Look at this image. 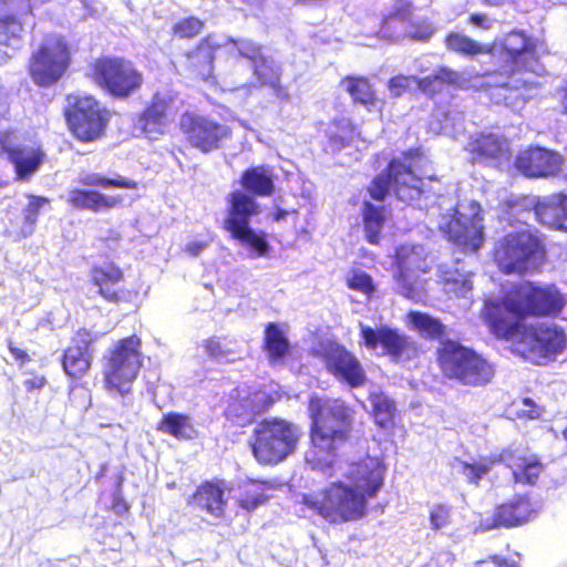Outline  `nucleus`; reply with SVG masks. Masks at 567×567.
Wrapping results in <instances>:
<instances>
[{
  "mask_svg": "<svg viewBox=\"0 0 567 567\" xmlns=\"http://www.w3.org/2000/svg\"><path fill=\"white\" fill-rule=\"evenodd\" d=\"M385 474L381 457L364 455L348 464L346 482L331 481L317 492L303 494L301 503L330 524L360 520L369 512V501L382 489Z\"/></svg>",
  "mask_w": 567,
  "mask_h": 567,
  "instance_id": "obj_1",
  "label": "nucleus"
},
{
  "mask_svg": "<svg viewBox=\"0 0 567 567\" xmlns=\"http://www.w3.org/2000/svg\"><path fill=\"white\" fill-rule=\"evenodd\" d=\"M240 185L245 192L237 189L227 196L221 228L248 251L257 257H265L270 251L267 234L255 230L250 220L260 213L255 196L268 197L275 190L272 175L265 166L249 167L243 172Z\"/></svg>",
  "mask_w": 567,
  "mask_h": 567,
  "instance_id": "obj_2",
  "label": "nucleus"
},
{
  "mask_svg": "<svg viewBox=\"0 0 567 567\" xmlns=\"http://www.w3.org/2000/svg\"><path fill=\"white\" fill-rule=\"evenodd\" d=\"M308 412L311 420L309 436L313 467H331L337 450L349 441L352 432V410L340 399L310 396Z\"/></svg>",
  "mask_w": 567,
  "mask_h": 567,
  "instance_id": "obj_3",
  "label": "nucleus"
},
{
  "mask_svg": "<svg viewBox=\"0 0 567 567\" xmlns=\"http://www.w3.org/2000/svg\"><path fill=\"white\" fill-rule=\"evenodd\" d=\"M491 260L505 276L538 275L549 261L547 237L532 226L506 231L495 239Z\"/></svg>",
  "mask_w": 567,
  "mask_h": 567,
  "instance_id": "obj_4",
  "label": "nucleus"
},
{
  "mask_svg": "<svg viewBox=\"0 0 567 567\" xmlns=\"http://www.w3.org/2000/svg\"><path fill=\"white\" fill-rule=\"evenodd\" d=\"M444 44L447 50L471 58L480 54H493L498 50L506 55L511 73L540 74L544 70L537 40L524 30H511L501 41L488 44L480 43L463 33L452 31L445 35Z\"/></svg>",
  "mask_w": 567,
  "mask_h": 567,
  "instance_id": "obj_5",
  "label": "nucleus"
},
{
  "mask_svg": "<svg viewBox=\"0 0 567 567\" xmlns=\"http://www.w3.org/2000/svg\"><path fill=\"white\" fill-rule=\"evenodd\" d=\"M401 155V159H390L386 167L372 178L367 187L371 199L383 202L391 189L402 202L415 200L423 194V177L414 169L417 163L426 158L423 147L409 148Z\"/></svg>",
  "mask_w": 567,
  "mask_h": 567,
  "instance_id": "obj_6",
  "label": "nucleus"
},
{
  "mask_svg": "<svg viewBox=\"0 0 567 567\" xmlns=\"http://www.w3.org/2000/svg\"><path fill=\"white\" fill-rule=\"evenodd\" d=\"M435 357L442 375L464 386H485L495 374V369L487 359L456 340H442Z\"/></svg>",
  "mask_w": 567,
  "mask_h": 567,
  "instance_id": "obj_7",
  "label": "nucleus"
},
{
  "mask_svg": "<svg viewBox=\"0 0 567 567\" xmlns=\"http://www.w3.org/2000/svg\"><path fill=\"white\" fill-rule=\"evenodd\" d=\"M301 439L300 427L282 417H266L252 429L248 441L251 454L260 465H277L292 455Z\"/></svg>",
  "mask_w": 567,
  "mask_h": 567,
  "instance_id": "obj_8",
  "label": "nucleus"
},
{
  "mask_svg": "<svg viewBox=\"0 0 567 567\" xmlns=\"http://www.w3.org/2000/svg\"><path fill=\"white\" fill-rule=\"evenodd\" d=\"M143 365V342L140 336L133 333L116 340L104 355V388L110 393L122 396L128 394Z\"/></svg>",
  "mask_w": 567,
  "mask_h": 567,
  "instance_id": "obj_9",
  "label": "nucleus"
},
{
  "mask_svg": "<svg viewBox=\"0 0 567 567\" xmlns=\"http://www.w3.org/2000/svg\"><path fill=\"white\" fill-rule=\"evenodd\" d=\"M506 301L518 320L527 318H555L566 305L564 293L555 284L533 280L515 282L507 290Z\"/></svg>",
  "mask_w": 567,
  "mask_h": 567,
  "instance_id": "obj_10",
  "label": "nucleus"
},
{
  "mask_svg": "<svg viewBox=\"0 0 567 567\" xmlns=\"http://www.w3.org/2000/svg\"><path fill=\"white\" fill-rule=\"evenodd\" d=\"M63 117L70 134L83 144L94 143L106 135L111 111L92 94H69Z\"/></svg>",
  "mask_w": 567,
  "mask_h": 567,
  "instance_id": "obj_11",
  "label": "nucleus"
},
{
  "mask_svg": "<svg viewBox=\"0 0 567 567\" xmlns=\"http://www.w3.org/2000/svg\"><path fill=\"white\" fill-rule=\"evenodd\" d=\"M90 80L114 99H128L144 85V74L136 64L124 56L102 55L90 65Z\"/></svg>",
  "mask_w": 567,
  "mask_h": 567,
  "instance_id": "obj_12",
  "label": "nucleus"
},
{
  "mask_svg": "<svg viewBox=\"0 0 567 567\" xmlns=\"http://www.w3.org/2000/svg\"><path fill=\"white\" fill-rule=\"evenodd\" d=\"M71 62L72 51L68 40L60 34H49L31 53L28 72L35 85L49 87L64 76Z\"/></svg>",
  "mask_w": 567,
  "mask_h": 567,
  "instance_id": "obj_13",
  "label": "nucleus"
},
{
  "mask_svg": "<svg viewBox=\"0 0 567 567\" xmlns=\"http://www.w3.org/2000/svg\"><path fill=\"white\" fill-rule=\"evenodd\" d=\"M517 346L524 359L533 364L544 365L565 351L567 334L555 323H534L523 328Z\"/></svg>",
  "mask_w": 567,
  "mask_h": 567,
  "instance_id": "obj_14",
  "label": "nucleus"
},
{
  "mask_svg": "<svg viewBox=\"0 0 567 567\" xmlns=\"http://www.w3.org/2000/svg\"><path fill=\"white\" fill-rule=\"evenodd\" d=\"M334 379L350 388H360L367 382V373L357 355L336 340L321 342L315 351Z\"/></svg>",
  "mask_w": 567,
  "mask_h": 567,
  "instance_id": "obj_15",
  "label": "nucleus"
},
{
  "mask_svg": "<svg viewBox=\"0 0 567 567\" xmlns=\"http://www.w3.org/2000/svg\"><path fill=\"white\" fill-rule=\"evenodd\" d=\"M179 130L187 144L204 154L219 150L233 136L229 126L193 112L182 114Z\"/></svg>",
  "mask_w": 567,
  "mask_h": 567,
  "instance_id": "obj_16",
  "label": "nucleus"
},
{
  "mask_svg": "<svg viewBox=\"0 0 567 567\" xmlns=\"http://www.w3.org/2000/svg\"><path fill=\"white\" fill-rule=\"evenodd\" d=\"M361 343L369 350L382 349V353L392 361H410L420 353L417 343L409 336L389 326H380L374 329L369 326H360Z\"/></svg>",
  "mask_w": 567,
  "mask_h": 567,
  "instance_id": "obj_17",
  "label": "nucleus"
},
{
  "mask_svg": "<svg viewBox=\"0 0 567 567\" xmlns=\"http://www.w3.org/2000/svg\"><path fill=\"white\" fill-rule=\"evenodd\" d=\"M393 264L396 268L393 277L400 293L414 298L415 282L421 275L431 270L424 248L420 245L401 244L394 250Z\"/></svg>",
  "mask_w": 567,
  "mask_h": 567,
  "instance_id": "obj_18",
  "label": "nucleus"
},
{
  "mask_svg": "<svg viewBox=\"0 0 567 567\" xmlns=\"http://www.w3.org/2000/svg\"><path fill=\"white\" fill-rule=\"evenodd\" d=\"M95 342L96 336L84 327L72 333L61 355L62 370L70 380L80 381L90 373Z\"/></svg>",
  "mask_w": 567,
  "mask_h": 567,
  "instance_id": "obj_19",
  "label": "nucleus"
},
{
  "mask_svg": "<svg viewBox=\"0 0 567 567\" xmlns=\"http://www.w3.org/2000/svg\"><path fill=\"white\" fill-rule=\"evenodd\" d=\"M124 270L115 262L93 265L90 269V282L97 295L109 303H132L137 291L124 284Z\"/></svg>",
  "mask_w": 567,
  "mask_h": 567,
  "instance_id": "obj_20",
  "label": "nucleus"
},
{
  "mask_svg": "<svg viewBox=\"0 0 567 567\" xmlns=\"http://www.w3.org/2000/svg\"><path fill=\"white\" fill-rule=\"evenodd\" d=\"M483 215L480 209L472 214L455 209L443 227L447 239L463 251H477L484 243Z\"/></svg>",
  "mask_w": 567,
  "mask_h": 567,
  "instance_id": "obj_21",
  "label": "nucleus"
},
{
  "mask_svg": "<svg viewBox=\"0 0 567 567\" xmlns=\"http://www.w3.org/2000/svg\"><path fill=\"white\" fill-rule=\"evenodd\" d=\"M466 150L474 164L499 167L512 158L508 140L494 133L481 132L471 136Z\"/></svg>",
  "mask_w": 567,
  "mask_h": 567,
  "instance_id": "obj_22",
  "label": "nucleus"
},
{
  "mask_svg": "<svg viewBox=\"0 0 567 567\" xmlns=\"http://www.w3.org/2000/svg\"><path fill=\"white\" fill-rule=\"evenodd\" d=\"M563 156L555 151L529 146L519 151L515 157V167L524 176L538 178L556 175L563 165Z\"/></svg>",
  "mask_w": 567,
  "mask_h": 567,
  "instance_id": "obj_23",
  "label": "nucleus"
},
{
  "mask_svg": "<svg viewBox=\"0 0 567 567\" xmlns=\"http://www.w3.org/2000/svg\"><path fill=\"white\" fill-rule=\"evenodd\" d=\"M221 44L213 33L203 37L184 52L185 69L196 80L207 82L214 76L215 61Z\"/></svg>",
  "mask_w": 567,
  "mask_h": 567,
  "instance_id": "obj_24",
  "label": "nucleus"
},
{
  "mask_svg": "<svg viewBox=\"0 0 567 567\" xmlns=\"http://www.w3.org/2000/svg\"><path fill=\"white\" fill-rule=\"evenodd\" d=\"M498 461L511 470L514 483L522 485H535L545 470L538 455L525 453L517 447L502 449Z\"/></svg>",
  "mask_w": 567,
  "mask_h": 567,
  "instance_id": "obj_25",
  "label": "nucleus"
},
{
  "mask_svg": "<svg viewBox=\"0 0 567 567\" xmlns=\"http://www.w3.org/2000/svg\"><path fill=\"white\" fill-rule=\"evenodd\" d=\"M507 290L499 299L488 300L484 303L482 317L489 331L497 338L509 339L520 333L522 321L513 316L506 301Z\"/></svg>",
  "mask_w": 567,
  "mask_h": 567,
  "instance_id": "obj_26",
  "label": "nucleus"
},
{
  "mask_svg": "<svg viewBox=\"0 0 567 567\" xmlns=\"http://www.w3.org/2000/svg\"><path fill=\"white\" fill-rule=\"evenodd\" d=\"M536 515V509L527 495H515L496 505L491 516L493 528H514L527 524Z\"/></svg>",
  "mask_w": 567,
  "mask_h": 567,
  "instance_id": "obj_27",
  "label": "nucleus"
},
{
  "mask_svg": "<svg viewBox=\"0 0 567 567\" xmlns=\"http://www.w3.org/2000/svg\"><path fill=\"white\" fill-rule=\"evenodd\" d=\"M227 484L221 478L203 481L187 498V504L194 506L215 518H221L226 514L227 497L225 493Z\"/></svg>",
  "mask_w": 567,
  "mask_h": 567,
  "instance_id": "obj_28",
  "label": "nucleus"
},
{
  "mask_svg": "<svg viewBox=\"0 0 567 567\" xmlns=\"http://www.w3.org/2000/svg\"><path fill=\"white\" fill-rule=\"evenodd\" d=\"M275 401L272 394L262 391H256L245 396L237 392L235 395H230L225 415L228 420L239 423L244 417L250 420L251 416L268 411Z\"/></svg>",
  "mask_w": 567,
  "mask_h": 567,
  "instance_id": "obj_29",
  "label": "nucleus"
},
{
  "mask_svg": "<svg viewBox=\"0 0 567 567\" xmlns=\"http://www.w3.org/2000/svg\"><path fill=\"white\" fill-rule=\"evenodd\" d=\"M173 99L161 91L153 93L150 102L138 114L140 128L146 134H163L168 122V112Z\"/></svg>",
  "mask_w": 567,
  "mask_h": 567,
  "instance_id": "obj_30",
  "label": "nucleus"
},
{
  "mask_svg": "<svg viewBox=\"0 0 567 567\" xmlns=\"http://www.w3.org/2000/svg\"><path fill=\"white\" fill-rule=\"evenodd\" d=\"M123 200L124 198L121 195H106L90 188H72L69 190L66 198L72 208L92 213L114 209L122 206Z\"/></svg>",
  "mask_w": 567,
  "mask_h": 567,
  "instance_id": "obj_31",
  "label": "nucleus"
},
{
  "mask_svg": "<svg viewBox=\"0 0 567 567\" xmlns=\"http://www.w3.org/2000/svg\"><path fill=\"white\" fill-rule=\"evenodd\" d=\"M249 53L240 50L244 56H247L252 62L254 74L256 75L260 85L270 86L278 96L287 97L286 87L280 82V71L268 58L261 54L260 47L250 45Z\"/></svg>",
  "mask_w": 567,
  "mask_h": 567,
  "instance_id": "obj_32",
  "label": "nucleus"
},
{
  "mask_svg": "<svg viewBox=\"0 0 567 567\" xmlns=\"http://www.w3.org/2000/svg\"><path fill=\"white\" fill-rule=\"evenodd\" d=\"M28 204L22 215L10 221L7 229L9 236L23 239L33 234L41 209L50 206V199L40 195H28Z\"/></svg>",
  "mask_w": 567,
  "mask_h": 567,
  "instance_id": "obj_33",
  "label": "nucleus"
},
{
  "mask_svg": "<svg viewBox=\"0 0 567 567\" xmlns=\"http://www.w3.org/2000/svg\"><path fill=\"white\" fill-rule=\"evenodd\" d=\"M390 209L385 205H375L370 200H363L361 206V221L364 233V239L370 245H380L383 238V229Z\"/></svg>",
  "mask_w": 567,
  "mask_h": 567,
  "instance_id": "obj_34",
  "label": "nucleus"
},
{
  "mask_svg": "<svg viewBox=\"0 0 567 567\" xmlns=\"http://www.w3.org/2000/svg\"><path fill=\"white\" fill-rule=\"evenodd\" d=\"M261 347L270 363H281L291 355V343L276 322H268L265 326Z\"/></svg>",
  "mask_w": 567,
  "mask_h": 567,
  "instance_id": "obj_35",
  "label": "nucleus"
},
{
  "mask_svg": "<svg viewBox=\"0 0 567 567\" xmlns=\"http://www.w3.org/2000/svg\"><path fill=\"white\" fill-rule=\"evenodd\" d=\"M340 84L354 104H360L368 111L377 105L379 99L368 76L349 74L341 79Z\"/></svg>",
  "mask_w": 567,
  "mask_h": 567,
  "instance_id": "obj_36",
  "label": "nucleus"
},
{
  "mask_svg": "<svg viewBox=\"0 0 567 567\" xmlns=\"http://www.w3.org/2000/svg\"><path fill=\"white\" fill-rule=\"evenodd\" d=\"M156 431L179 441L195 437L196 429L190 415L181 412H167L157 421Z\"/></svg>",
  "mask_w": 567,
  "mask_h": 567,
  "instance_id": "obj_37",
  "label": "nucleus"
},
{
  "mask_svg": "<svg viewBox=\"0 0 567 567\" xmlns=\"http://www.w3.org/2000/svg\"><path fill=\"white\" fill-rule=\"evenodd\" d=\"M534 212L539 223L567 231V195L559 194L549 202L537 203Z\"/></svg>",
  "mask_w": 567,
  "mask_h": 567,
  "instance_id": "obj_38",
  "label": "nucleus"
},
{
  "mask_svg": "<svg viewBox=\"0 0 567 567\" xmlns=\"http://www.w3.org/2000/svg\"><path fill=\"white\" fill-rule=\"evenodd\" d=\"M410 328L429 340H441L446 334V327L437 318L426 312L411 310L406 315Z\"/></svg>",
  "mask_w": 567,
  "mask_h": 567,
  "instance_id": "obj_39",
  "label": "nucleus"
},
{
  "mask_svg": "<svg viewBox=\"0 0 567 567\" xmlns=\"http://www.w3.org/2000/svg\"><path fill=\"white\" fill-rule=\"evenodd\" d=\"M413 6L408 0H395L386 14L381 20V31L391 37L398 30L399 24L411 22Z\"/></svg>",
  "mask_w": 567,
  "mask_h": 567,
  "instance_id": "obj_40",
  "label": "nucleus"
},
{
  "mask_svg": "<svg viewBox=\"0 0 567 567\" xmlns=\"http://www.w3.org/2000/svg\"><path fill=\"white\" fill-rule=\"evenodd\" d=\"M266 501V488L261 482L248 481L238 486L236 502L244 511L252 512Z\"/></svg>",
  "mask_w": 567,
  "mask_h": 567,
  "instance_id": "obj_41",
  "label": "nucleus"
},
{
  "mask_svg": "<svg viewBox=\"0 0 567 567\" xmlns=\"http://www.w3.org/2000/svg\"><path fill=\"white\" fill-rule=\"evenodd\" d=\"M22 32L23 23L16 14L9 13L0 17V64L9 58L4 48L13 41L20 40Z\"/></svg>",
  "mask_w": 567,
  "mask_h": 567,
  "instance_id": "obj_42",
  "label": "nucleus"
},
{
  "mask_svg": "<svg viewBox=\"0 0 567 567\" xmlns=\"http://www.w3.org/2000/svg\"><path fill=\"white\" fill-rule=\"evenodd\" d=\"M80 183L86 187H100L104 189L120 188V189H136L138 183L134 179L115 175L107 177L100 173H90L80 179Z\"/></svg>",
  "mask_w": 567,
  "mask_h": 567,
  "instance_id": "obj_43",
  "label": "nucleus"
},
{
  "mask_svg": "<svg viewBox=\"0 0 567 567\" xmlns=\"http://www.w3.org/2000/svg\"><path fill=\"white\" fill-rule=\"evenodd\" d=\"M372 405V415L380 427H388L393 423L395 402L384 393H372L369 396Z\"/></svg>",
  "mask_w": 567,
  "mask_h": 567,
  "instance_id": "obj_44",
  "label": "nucleus"
},
{
  "mask_svg": "<svg viewBox=\"0 0 567 567\" xmlns=\"http://www.w3.org/2000/svg\"><path fill=\"white\" fill-rule=\"evenodd\" d=\"M499 464L498 453L481 457L475 462H462L461 473L466 478L467 483L477 485L478 482L489 473V471Z\"/></svg>",
  "mask_w": 567,
  "mask_h": 567,
  "instance_id": "obj_45",
  "label": "nucleus"
},
{
  "mask_svg": "<svg viewBox=\"0 0 567 567\" xmlns=\"http://www.w3.org/2000/svg\"><path fill=\"white\" fill-rule=\"evenodd\" d=\"M205 28V21L198 17L189 16L179 19L172 25V37L178 40H192L199 35Z\"/></svg>",
  "mask_w": 567,
  "mask_h": 567,
  "instance_id": "obj_46",
  "label": "nucleus"
},
{
  "mask_svg": "<svg viewBox=\"0 0 567 567\" xmlns=\"http://www.w3.org/2000/svg\"><path fill=\"white\" fill-rule=\"evenodd\" d=\"M523 555L514 550L511 556L493 553L474 563V567H523Z\"/></svg>",
  "mask_w": 567,
  "mask_h": 567,
  "instance_id": "obj_47",
  "label": "nucleus"
},
{
  "mask_svg": "<svg viewBox=\"0 0 567 567\" xmlns=\"http://www.w3.org/2000/svg\"><path fill=\"white\" fill-rule=\"evenodd\" d=\"M347 287L353 291L371 296L375 291L372 277L360 269H354L346 279Z\"/></svg>",
  "mask_w": 567,
  "mask_h": 567,
  "instance_id": "obj_48",
  "label": "nucleus"
},
{
  "mask_svg": "<svg viewBox=\"0 0 567 567\" xmlns=\"http://www.w3.org/2000/svg\"><path fill=\"white\" fill-rule=\"evenodd\" d=\"M452 507L447 504H435L432 506L429 513L431 528L433 530H440L447 526L451 522Z\"/></svg>",
  "mask_w": 567,
  "mask_h": 567,
  "instance_id": "obj_49",
  "label": "nucleus"
},
{
  "mask_svg": "<svg viewBox=\"0 0 567 567\" xmlns=\"http://www.w3.org/2000/svg\"><path fill=\"white\" fill-rule=\"evenodd\" d=\"M224 340L225 338L212 336L203 341V349L206 354L213 359L226 357L231 353V350Z\"/></svg>",
  "mask_w": 567,
  "mask_h": 567,
  "instance_id": "obj_50",
  "label": "nucleus"
},
{
  "mask_svg": "<svg viewBox=\"0 0 567 567\" xmlns=\"http://www.w3.org/2000/svg\"><path fill=\"white\" fill-rule=\"evenodd\" d=\"M416 76L399 74L388 81V87L394 97L401 96L415 84Z\"/></svg>",
  "mask_w": 567,
  "mask_h": 567,
  "instance_id": "obj_51",
  "label": "nucleus"
},
{
  "mask_svg": "<svg viewBox=\"0 0 567 567\" xmlns=\"http://www.w3.org/2000/svg\"><path fill=\"white\" fill-rule=\"evenodd\" d=\"M434 74L436 75V79L439 80V83L442 89L445 86H460L462 82L461 74L452 70L447 66H440L435 70Z\"/></svg>",
  "mask_w": 567,
  "mask_h": 567,
  "instance_id": "obj_52",
  "label": "nucleus"
},
{
  "mask_svg": "<svg viewBox=\"0 0 567 567\" xmlns=\"http://www.w3.org/2000/svg\"><path fill=\"white\" fill-rule=\"evenodd\" d=\"M415 85L417 86V89L421 92H423L424 94H426L430 97H433L434 95L442 92V90H443L434 73L432 75L424 76V78L416 76Z\"/></svg>",
  "mask_w": 567,
  "mask_h": 567,
  "instance_id": "obj_53",
  "label": "nucleus"
},
{
  "mask_svg": "<svg viewBox=\"0 0 567 567\" xmlns=\"http://www.w3.org/2000/svg\"><path fill=\"white\" fill-rule=\"evenodd\" d=\"M522 403L526 409H519L516 411L515 415L520 420H535L538 419L542 414V409L535 404V402L529 398H524Z\"/></svg>",
  "mask_w": 567,
  "mask_h": 567,
  "instance_id": "obj_54",
  "label": "nucleus"
},
{
  "mask_svg": "<svg viewBox=\"0 0 567 567\" xmlns=\"http://www.w3.org/2000/svg\"><path fill=\"white\" fill-rule=\"evenodd\" d=\"M433 34V28L427 22L413 23V30L406 35L408 38L421 42H426Z\"/></svg>",
  "mask_w": 567,
  "mask_h": 567,
  "instance_id": "obj_55",
  "label": "nucleus"
},
{
  "mask_svg": "<svg viewBox=\"0 0 567 567\" xmlns=\"http://www.w3.org/2000/svg\"><path fill=\"white\" fill-rule=\"evenodd\" d=\"M8 349L12 358L22 364L31 360L30 355L25 350L19 348L11 341L8 342Z\"/></svg>",
  "mask_w": 567,
  "mask_h": 567,
  "instance_id": "obj_56",
  "label": "nucleus"
},
{
  "mask_svg": "<svg viewBox=\"0 0 567 567\" xmlns=\"http://www.w3.org/2000/svg\"><path fill=\"white\" fill-rule=\"evenodd\" d=\"M47 384V379L42 374H33L24 381V386L28 391L40 390Z\"/></svg>",
  "mask_w": 567,
  "mask_h": 567,
  "instance_id": "obj_57",
  "label": "nucleus"
},
{
  "mask_svg": "<svg viewBox=\"0 0 567 567\" xmlns=\"http://www.w3.org/2000/svg\"><path fill=\"white\" fill-rule=\"evenodd\" d=\"M468 22L475 27H480L483 29H488L491 27V22L488 18L484 13H472L468 17Z\"/></svg>",
  "mask_w": 567,
  "mask_h": 567,
  "instance_id": "obj_58",
  "label": "nucleus"
},
{
  "mask_svg": "<svg viewBox=\"0 0 567 567\" xmlns=\"http://www.w3.org/2000/svg\"><path fill=\"white\" fill-rule=\"evenodd\" d=\"M112 511L117 514H124L128 511V505L121 495L114 496L112 501Z\"/></svg>",
  "mask_w": 567,
  "mask_h": 567,
  "instance_id": "obj_59",
  "label": "nucleus"
},
{
  "mask_svg": "<svg viewBox=\"0 0 567 567\" xmlns=\"http://www.w3.org/2000/svg\"><path fill=\"white\" fill-rule=\"evenodd\" d=\"M206 246L205 241H193L186 245L185 251L190 256H197Z\"/></svg>",
  "mask_w": 567,
  "mask_h": 567,
  "instance_id": "obj_60",
  "label": "nucleus"
},
{
  "mask_svg": "<svg viewBox=\"0 0 567 567\" xmlns=\"http://www.w3.org/2000/svg\"><path fill=\"white\" fill-rule=\"evenodd\" d=\"M289 215V212L284 208H277L271 214V220L272 221H280L281 219L286 218Z\"/></svg>",
  "mask_w": 567,
  "mask_h": 567,
  "instance_id": "obj_61",
  "label": "nucleus"
},
{
  "mask_svg": "<svg viewBox=\"0 0 567 567\" xmlns=\"http://www.w3.org/2000/svg\"><path fill=\"white\" fill-rule=\"evenodd\" d=\"M245 4L255 8H261L267 0H240Z\"/></svg>",
  "mask_w": 567,
  "mask_h": 567,
  "instance_id": "obj_62",
  "label": "nucleus"
},
{
  "mask_svg": "<svg viewBox=\"0 0 567 567\" xmlns=\"http://www.w3.org/2000/svg\"><path fill=\"white\" fill-rule=\"evenodd\" d=\"M4 150H7L6 148V138L4 140L0 138V154H2Z\"/></svg>",
  "mask_w": 567,
  "mask_h": 567,
  "instance_id": "obj_63",
  "label": "nucleus"
},
{
  "mask_svg": "<svg viewBox=\"0 0 567 567\" xmlns=\"http://www.w3.org/2000/svg\"><path fill=\"white\" fill-rule=\"evenodd\" d=\"M563 437L567 441V426L561 432Z\"/></svg>",
  "mask_w": 567,
  "mask_h": 567,
  "instance_id": "obj_64",
  "label": "nucleus"
}]
</instances>
